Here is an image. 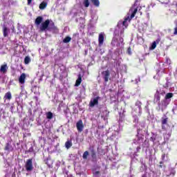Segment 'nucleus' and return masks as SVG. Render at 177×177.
I'll return each mask as SVG.
<instances>
[{
	"label": "nucleus",
	"instance_id": "1",
	"mask_svg": "<svg viewBox=\"0 0 177 177\" xmlns=\"http://www.w3.org/2000/svg\"><path fill=\"white\" fill-rule=\"evenodd\" d=\"M39 30L41 32H44V31H52L54 34H58L59 33V28H57L56 26H55V23L52 22L50 24V21L49 19H46L45 21L41 23Z\"/></svg>",
	"mask_w": 177,
	"mask_h": 177
},
{
	"label": "nucleus",
	"instance_id": "2",
	"mask_svg": "<svg viewBox=\"0 0 177 177\" xmlns=\"http://www.w3.org/2000/svg\"><path fill=\"white\" fill-rule=\"evenodd\" d=\"M124 42V38L122 37H113L111 41L112 46H117V48H120L121 46V44Z\"/></svg>",
	"mask_w": 177,
	"mask_h": 177
},
{
	"label": "nucleus",
	"instance_id": "3",
	"mask_svg": "<svg viewBox=\"0 0 177 177\" xmlns=\"http://www.w3.org/2000/svg\"><path fill=\"white\" fill-rule=\"evenodd\" d=\"M26 170L28 172H30L34 169V167L32 166V159H28L26 160V165H25Z\"/></svg>",
	"mask_w": 177,
	"mask_h": 177
},
{
	"label": "nucleus",
	"instance_id": "4",
	"mask_svg": "<svg viewBox=\"0 0 177 177\" xmlns=\"http://www.w3.org/2000/svg\"><path fill=\"white\" fill-rule=\"evenodd\" d=\"M100 100V97L97 96L95 98L91 100L89 102V107H95V106H97L99 104V100Z\"/></svg>",
	"mask_w": 177,
	"mask_h": 177
},
{
	"label": "nucleus",
	"instance_id": "5",
	"mask_svg": "<svg viewBox=\"0 0 177 177\" xmlns=\"http://www.w3.org/2000/svg\"><path fill=\"white\" fill-rule=\"evenodd\" d=\"M102 75L104 82H109V80H110V71L106 70L102 71Z\"/></svg>",
	"mask_w": 177,
	"mask_h": 177
},
{
	"label": "nucleus",
	"instance_id": "6",
	"mask_svg": "<svg viewBox=\"0 0 177 177\" xmlns=\"http://www.w3.org/2000/svg\"><path fill=\"white\" fill-rule=\"evenodd\" d=\"M76 128L77 129V132L81 133L82 131H84V122H82V120H80L77 123H76Z\"/></svg>",
	"mask_w": 177,
	"mask_h": 177
},
{
	"label": "nucleus",
	"instance_id": "7",
	"mask_svg": "<svg viewBox=\"0 0 177 177\" xmlns=\"http://www.w3.org/2000/svg\"><path fill=\"white\" fill-rule=\"evenodd\" d=\"M161 124H162V129L163 131H167V128L165 127V125L168 124V118H162Z\"/></svg>",
	"mask_w": 177,
	"mask_h": 177
},
{
	"label": "nucleus",
	"instance_id": "8",
	"mask_svg": "<svg viewBox=\"0 0 177 177\" xmlns=\"http://www.w3.org/2000/svg\"><path fill=\"white\" fill-rule=\"evenodd\" d=\"M130 12H131L130 19H133L136 13H138V8L135 7V6L131 7V8L130 9Z\"/></svg>",
	"mask_w": 177,
	"mask_h": 177
},
{
	"label": "nucleus",
	"instance_id": "9",
	"mask_svg": "<svg viewBox=\"0 0 177 177\" xmlns=\"http://www.w3.org/2000/svg\"><path fill=\"white\" fill-rule=\"evenodd\" d=\"M9 67H8V64H5L1 66L0 68V73H2L3 74H6L8 73V69Z\"/></svg>",
	"mask_w": 177,
	"mask_h": 177
},
{
	"label": "nucleus",
	"instance_id": "10",
	"mask_svg": "<svg viewBox=\"0 0 177 177\" xmlns=\"http://www.w3.org/2000/svg\"><path fill=\"white\" fill-rule=\"evenodd\" d=\"M19 84H24L26 83V73L21 74L19 78Z\"/></svg>",
	"mask_w": 177,
	"mask_h": 177
},
{
	"label": "nucleus",
	"instance_id": "11",
	"mask_svg": "<svg viewBox=\"0 0 177 177\" xmlns=\"http://www.w3.org/2000/svg\"><path fill=\"white\" fill-rule=\"evenodd\" d=\"M98 42H99V46L103 45V42H104V35L103 33H100L98 37Z\"/></svg>",
	"mask_w": 177,
	"mask_h": 177
},
{
	"label": "nucleus",
	"instance_id": "12",
	"mask_svg": "<svg viewBox=\"0 0 177 177\" xmlns=\"http://www.w3.org/2000/svg\"><path fill=\"white\" fill-rule=\"evenodd\" d=\"M4 150L6 151H12L13 150V147H12V145L10 142H7L4 147Z\"/></svg>",
	"mask_w": 177,
	"mask_h": 177
},
{
	"label": "nucleus",
	"instance_id": "13",
	"mask_svg": "<svg viewBox=\"0 0 177 177\" xmlns=\"http://www.w3.org/2000/svg\"><path fill=\"white\" fill-rule=\"evenodd\" d=\"M43 21H44V17L39 16L36 18L35 21V24H36V26H39V24H41V23H42Z\"/></svg>",
	"mask_w": 177,
	"mask_h": 177
},
{
	"label": "nucleus",
	"instance_id": "14",
	"mask_svg": "<svg viewBox=\"0 0 177 177\" xmlns=\"http://www.w3.org/2000/svg\"><path fill=\"white\" fill-rule=\"evenodd\" d=\"M91 153L93 161H97V156H96V151H95V149H92Z\"/></svg>",
	"mask_w": 177,
	"mask_h": 177
},
{
	"label": "nucleus",
	"instance_id": "15",
	"mask_svg": "<svg viewBox=\"0 0 177 177\" xmlns=\"http://www.w3.org/2000/svg\"><path fill=\"white\" fill-rule=\"evenodd\" d=\"M81 82H82V76H81V74L78 75V78L76 80L75 86H80L81 85Z\"/></svg>",
	"mask_w": 177,
	"mask_h": 177
},
{
	"label": "nucleus",
	"instance_id": "16",
	"mask_svg": "<svg viewBox=\"0 0 177 177\" xmlns=\"http://www.w3.org/2000/svg\"><path fill=\"white\" fill-rule=\"evenodd\" d=\"M160 39H156V41H153L151 46V50H153L155 48H157V44H160Z\"/></svg>",
	"mask_w": 177,
	"mask_h": 177
},
{
	"label": "nucleus",
	"instance_id": "17",
	"mask_svg": "<svg viewBox=\"0 0 177 177\" xmlns=\"http://www.w3.org/2000/svg\"><path fill=\"white\" fill-rule=\"evenodd\" d=\"M9 32V29L6 26H3V35L4 38H6L8 37Z\"/></svg>",
	"mask_w": 177,
	"mask_h": 177
},
{
	"label": "nucleus",
	"instance_id": "18",
	"mask_svg": "<svg viewBox=\"0 0 177 177\" xmlns=\"http://www.w3.org/2000/svg\"><path fill=\"white\" fill-rule=\"evenodd\" d=\"M4 99L6 100H12V93H10V91L7 92L4 95Z\"/></svg>",
	"mask_w": 177,
	"mask_h": 177
},
{
	"label": "nucleus",
	"instance_id": "19",
	"mask_svg": "<svg viewBox=\"0 0 177 177\" xmlns=\"http://www.w3.org/2000/svg\"><path fill=\"white\" fill-rule=\"evenodd\" d=\"M91 2L95 6L96 8H99L100 6V1L99 0H91Z\"/></svg>",
	"mask_w": 177,
	"mask_h": 177
},
{
	"label": "nucleus",
	"instance_id": "20",
	"mask_svg": "<svg viewBox=\"0 0 177 177\" xmlns=\"http://www.w3.org/2000/svg\"><path fill=\"white\" fill-rule=\"evenodd\" d=\"M46 6H48V3L43 1L39 4V9L41 10H44V9H45V8H46Z\"/></svg>",
	"mask_w": 177,
	"mask_h": 177
},
{
	"label": "nucleus",
	"instance_id": "21",
	"mask_svg": "<svg viewBox=\"0 0 177 177\" xmlns=\"http://www.w3.org/2000/svg\"><path fill=\"white\" fill-rule=\"evenodd\" d=\"M154 100L156 102H160L161 100V97L160 96V92L157 91L156 93L154 95Z\"/></svg>",
	"mask_w": 177,
	"mask_h": 177
},
{
	"label": "nucleus",
	"instance_id": "22",
	"mask_svg": "<svg viewBox=\"0 0 177 177\" xmlns=\"http://www.w3.org/2000/svg\"><path fill=\"white\" fill-rule=\"evenodd\" d=\"M73 146V142L71 140H68L65 142L66 149H70Z\"/></svg>",
	"mask_w": 177,
	"mask_h": 177
},
{
	"label": "nucleus",
	"instance_id": "23",
	"mask_svg": "<svg viewBox=\"0 0 177 177\" xmlns=\"http://www.w3.org/2000/svg\"><path fill=\"white\" fill-rule=\"evenodd\" d=\"M171 10H174V12H177V2L174 1L171 6Z\"/></svg>",
	"mask_w": 177,
	"mask_h": 177
},
{
	"label": "nucleus",
	"instance_id": "24",
	"mask_svg": "<svg viewBox=\"0 0 177 177\" xmlns=\"http://www.w3.org/2000/svg\"><path fill=\"white\" fill-rule=\"evenodd\" d=\"M128 20H131V18H129V17H126L124 20L122 21V25L124 26L125 28L128 27Z\"/></svg>",
	"mask_w": 177,
	"mask_h": 177
},
{
	"label": "nucleus",
	"instance_id": "25",
	"mask_svg": "<svg viewBox=\"0 0 177 177\" xmlns=\"http://www.w3.org/2000/svg\"><path fill=\"white\" fill-rule=\"evenodd\" d=\"M46 118L48 120H52L53 118V113L50 111L46 113Z\"/></svg>",
	"mask_w": 177,
	"mask_h": 177
},
{
	"label": "nucleus",
	"instance_id": "26",
	"mask_svg": "<svg viewBox=\"0 0 177 177\" xmlns=\"http://www.w3.org/2000/svg\"><path fill=\"white\" fill-rule=\"evenodd\" d=\"M171 97H174V93H168L166 94L165 99L168 100V99H171Z\"/></svg>",
	"mask_w": 177,
	"mask_h": 177
},
{
	"label": "nucleus",
	"instance_id": "27",
	"mask_svg": "<svg viewBox=\"0 0 177 177\" xmlns=\"http://www.w3.org/2000/svg\"><path fill=\"white\" fill-rule=\"evenodd\" d=\"M70 41H71V37H70V36L66 37L63 39L64 44H68V42H70Z\"/></svg>",
	"mask_w": 177,
	"mask_h": 177
},
{
	"label": "nucleus",
	"instance_id": "28",
	"mask_svg": "<svg viewBox=\"0 0 177 177\" xmlns=\"http://www.w3.org/2000/svg\"><path fill=\"white\" fill-rule=\"evenodd\" d=\"M88 156H89V151H84L83 153V156H82L83 159L88 160Z\"/></svg>",
	"mask_w": 177,
	"mask_h": 177
},
{
	"label": "nucleus",
	"instance_id": "29",
	"mask_svg": "<svg viewBox=\"0 0 177 177\" xmlns=\"http://www.w3.org/2000/svg\"><path fill=\"white\" fill-rule=\"evenodd\" d=\"M162 106H164L165 107H167V106H168V104H169V102H168V101L167 100V99H164L163 100H162Z\"/></svg>",
	"mask_w": 177,
	"mask_h": 177
},
{
	"label": "nucleus",
	"instance_id": "30",
	"mask_svg": "<svg viewBox=\"0 0 177 177\" xmlns=\"http://www.w3.org/2000/svg\"><path fill=\"white\" fill-rule=\"evenodd\" d=\"M176 174V171H175V169H171L169 176H175Z\"/></svg>",
	"mask_w": 177,
	"mask_h": 177
},
{
	"label": "nucleus",
	"instance_id": "31",
	"mask_svg": "<svg viewBox=\"0 0 177 177\" xmlns=\"http://www.w3.org/2000/svg\"><path fill=\"white\" fill-rule=\"evenodd\" d=\"M31 62V59H30V57H26L24 59V63L25 64H28Z\"/></svg>",
	"mask_w": 177,
	"mask_h": 177
},
{
	"label": "nucleus",
	"instance_id": "32",
	"mask_svg": "<svg viewBox=\"0 0 177 177\" xmlns=\"http://www.w3.org/2000/svg\"><path fill=\"white\" fill-rule=\"evenodd\" d=\"M83 3L85 8H89V0H84Z\"/></svg>",
	"mask_w": 177,
	"mask_h": 177
},
{
	"label": "nucleus",
	"instance_id": "33",
	"mask_svg": "<svg viewBox=\"0 0 177 177\" xmlns=\"http://www.w3.org/2000/svg\"><path fill=\"white\" fill-rule=\"evenodd\" d=\"M27 151L28 153H32L34 151V147L31 146Z\"/></svg>",
	"mask_w": 177,
	"mask_h": 177
},
{
	"label": "nucleus",
	"instance_id": "34",
	"mask_svg": "<svg viewBox=\"0 0 177 177\" xmlns=\"http://www.w3.org/2000/svg\"><path fill=\"white\" fill-rule=\"evenodd\" d=\"M174 35H177V22L176 23V27L174 28Z\"/></svg>",
	"mask_w": 177,
	"mask_h": 177
},
{
	"label": "nucleus",
	"instance_id": "35",
	"mask_svg": "<svg viewBox=\"0 0 177 177\" xmlns=\"http://www.w3.org/2000/svg\"><path fill=\"white\" fill-rule=\"evenodd\" d=\"M149 140L151 141V142H156V137H154V136H152V137H151L150 138H149Z\"/></svg>",
	"mask_w": 177,
	"mask_h": 177
},
{
	"label": "nucleus",
	"instance_id": "36",
	"mask_svg": "<svg viewBox=\"0 0 177 177\" xmlns=\"http://www.w3.org/2000/svg\"><path fill=\"white\" fill-rule=\"evenodd\" d=\"M128 55H132V51L131 50V47H129L127 49Z\"/></svg>",
	"mask_w": 177,
	"mask_h": 177
},
{
	"label": "nucleus",
	"instance_id": "37",
	"mask_svg": "<svg viewBox=\"0 0 177 177\" xmlns=\"http://www.w3.org/2000/svg\"><path fill=\"white\" fill-rule=\"evenodd\" d=\"M164 167V162L161 161L159 162V168H162Z\"/></svg>",
	"mask_w": 177,
	"mask_h": 177
},
{
	"label": "nucleus",
	"instance_id": "38",
	"mask_svg": "<svg viewBox=\"0 0 177 177\" xmlns=\"http://www.w3.org/2000/svg\"><path fill=\"white\" fill-rule=\"evenodd\" d=\"M45 164H46V165H48V168H50V164L48 163V160H46Z\"/></svg>",
	"mask_w": 177,
	"mask_h": 177
},
{
	"label": "nucleus",
	"instance_id": "39",
	"mask_svg": "<svg viewBox=\"0 0 177 177\" xmlns=\"http://www.w3.org/2000/svg\"><path fill=\"white\" fill-rule=\"evenodd\" d=\"M100 171H97L93 173V175H100Z\"/></svg>",
	"mask_w": 177,
	"mask_h": 177
},
{
	"label": "nucleus",
	"instance_id": "40",
	"mask_svg": "<svg viewBox=\"0 0 177 177\" xmlns=\"http://www.w3.org/2000/svg\"><path fill=\"white\" fill-rule=\"evenodd\" d=\"M162 160H165V153H163V154L162 155Z\"/></svg>",
	"mask_w": 177,
	"mask_h": 177
},
{
	"label": "nucleus",
	"instance_id": "41",
	"mask_svg": "<svg viewBox=\"0 0 177 177\" xmlns=\"http://www.w3.org/2000/svg\"><path fill=\"white\" fill-rule=\"evenodd\" d=\"M27 1H28V5H31L32 0H27Z\"/></svg>",
	"mask_w": 177,
	"mask_h": 177
},
{
	"label": "nucleus",
	"instance_id": "42",
	"mask_svg": "<svg viewBox=\"0 0 177 177\" xmlns=\"http://www.w3.org/2000/svg\"><path fill=\"white\" fill-rule=\"evenodd\" d=\"M136 104H142V102H141L138 101V102H136Z\"/></svg>",
	"mask_w": 177,
	"mask_h": 177
},
{
	"label": "nucleus",
	"instance_id": "43",
	"mask_svg": "<svg viewBox=\"0 0 177 177\" xmlns=\"http://www.w3.org/2000/svg\"><path fill=\"white\" fill-rule=\"evenodd\" d=\"M137 150H140V146L137 147Z\"/></svg>",
	"mask_w": 177,
	"mask_h": 177
},
{
	"label": "nucleus",
	"instance_id": "44",
	"mask_svg": "<svg viewBox=\"0 0 177 177\" xmlns=\"http://www.w3.org/2000/svg\"><path fill=\"white\" fill-rule=\"evenodd\" d=\"M145 143H149V141H147V140H145Z\"/></svg>",
	"mask_w": 177,
	"mask_h": 177
},
{
	"label": "nucleus",
	"instance_id": "45",
	"mask_svg": "<svg viewBox=\"0 0 177 177\" xmlns=\"http://www.w3.org/2000/svg\"><path fill=\"white\" fill-rule=\"evenodd\" d=\"M138 1H140V0H136V2H138Z\"/></svg>",
	"mask_w": 177,
	"mask_h": 177
},
{
	"label": "nucleus",
	"instance_id": "46",
	"mask_svg": "<svg viewBox=\"0 0 177 177\" xmlns=\"http://www.w3.org/2000/svg\"><path fill=\"white\" fill-rule=\"evenodd\" d=\"M147 147H149V145H147Z\"/></svg>",
	"mask_w": 177,
	"mask_h": 177
},
{
	"label": "nucleus",
	"instance_id": "47",
	"mask_svg": "<svg viewBox=\"0 0 177 177\" xmlns=\"http://www.w3.org/2000/svg\"><path fill=\"white\" fill-rule=\"evenodd\" d=\"M143 147H146V146H143Z\"/></svg>",
	"mask_w": 177,
	"mask_h": 177
}]
</instances>
